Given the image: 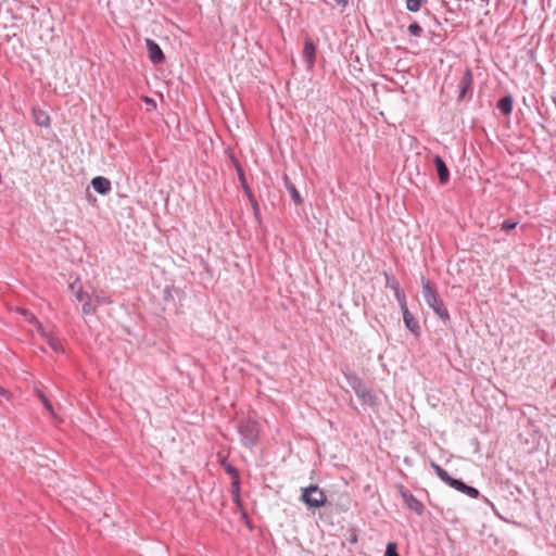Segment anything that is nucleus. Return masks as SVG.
Here are the masks:
<instances>
[{"label":"nucleus","instance_id":"nucleus-19","mask_svg":"<svg viewBox=\"0 0 556 556\" xmlns=\"http://www.w3.org/2000/svg\"><path fill=\"white\" fill-rule=\"evenodd\" d=\"M394 295L400 304L401 309L406 308L407 304H406V295H405L404 290L402 288L395 290Z\"/></svg>","mask_w":556,"mask_h":556},{"label":"nucleus","instance_id":"nucleus-28","mask_svg":"<svg viewBox=\"0 0 556 556\" xmlns=\"http://www.w3.org/2000/svg\"><path fill=\"white\" fill-rule=\"evenodd\" d=\"M18 312L25 317V319L29 323L30 315H33L30 312L24 308H20Z\"/></svg>","mask_w":556,"mask_h":556},{"label":"nucleus","instance_id":"nucleus-1","mask_svg":"<svg viewBox=\"0 0 556 556\" xmlns=\"http://www.w3.org/2000/svg\"><path fill=\"white\" fill-rule=\"evenodd\" d=\"M422 295L430 308L434 312V314L442 319L443 321L450 320V313L444 305L434 282L421 277L420 279Z\"/></svg>","mask_w":556,"mask_h":556},{"label":"nucleus","instance_id":"nucleus-30","mask_svg":"<svg viewBox=\"0 0 556 556\" xmlns=\"http://www.w3.org/2000/svg\"><path fill=\"white\" fill-rule=\"evenodd\" d=\"M97 301H98V302H101V303H105V302H108V301H106V299H104V298H100V296H97Z\"/></svg>","mask_w":556,"mask_h":556},{"label":"nucleus","instance_id":"nucleus-22","mask_svg":"<svg viewBox=\"0 0 556 556\" xmlns=\"http://www.w3.org/2000/svg\"><path fill=\"white\" fill-rule=\"evenodd\" d=\"M518 225V222H514L511 219H505L503 223H502V230L504 231H510L513 229H515Z\"/></svg>","mask_w":556,"mask_h":556},{"label":"nucleus","instance_id":"nucleus-3","mask_svg":"<svg viewBox=\"0 0 556 556\" xmlns=\"http://www.w3.org/2000/svg\"><path fill=\"white\" fill-rule=\"evenodd\" d=\"M431 467L433 468L437 476L447 485L454 488L455 490L468 495L471 498H477L479 496V491L472 486L465 484L463 481L452 478L446 470H444L441 466L435 463H431Z\"/></svg>","mask_w":556,"mask_h":556},{"label":"nucleus","instance_id":"nucleus-14","mask_svg":"<svg viewBox=\"0 0 556 556\" xmlns=\"http://www.w3.org/2000/svg\"><path fill=\"white\" fill-rule=\"evenodd\" d=\"M224 468L228 475L232 477V492L238 495L239 493V472L238 470L230 464H224Z\"/></svg>","mask_w":556,"mask_h":556},{"label":"nucleus","instance_id":"nucleus-5","mask_svg":"<svg viewBox=\"0 0 556 556\" xmlns=\"http://www.w3.org/2000/svg\"><path fill=\"white\" fill-rule=\"evenodd\" d=\"M350 387L354 390L355 394L366 405H376V395L363 383V381L354 374L346 376Z\"/></svg>","mask_w":556,"mask_h":556},{"label":"nucleus","instance_id":"nucleus-13","mask_svg":"<svg viewBox=\"0 0 556 556\" xmlns=\"http://www.w3.org/2000/svg\"><path fill=\"white\" fill-rule=\"evenodd\" d=\"M401 311L403 314V320L406 328L414 334H418L420 330L418 321L415 319V317L412 315L407 307Z\"/></svg>","mask_w":556,"mask_h":556},{"label":"nucleus","instance_id":"nucleus-8","mask_svg":"<svg viewBox=\"0 0 556 556\" xmlns=\"http://www.w3.org/2000/svg\"><path fill=\"white\" fill-rule=\"evenodd\" d=\"M401 495L404 503L410 510L415 511L418 515L422 514L424 504L419 500H417L412 493H409L407 490L402 489Z\"/></svg>","mask_w":556,"mask_h":556},{"label":"nucleus","instance_id":"nucleus-4","mask_svg":"<svg viewBox=\"0 0 556 556\" xmlns=\"http://www.w3.org/2000/svg\"><path fill=\"white\" fill-rule=\"evenodd\" d=\"M301 501L309 508H320L327 502L325 492L318 485H309L302 489Z\"/></svg>","mask_w":556,"mask_h":556},{"label":"nucleus","instance_id":"nucleus-7","mask_svg":"<svg viewBox=\"0 0 556 556\" xmlns=\"http://www.w3.org/2000/svg\"><path fill=\"white\" fill-rule=\"evenodd\" d=\"M146 47L148 50L149 59L153 64H161L165 60V55L160 46L152 39H146Z\"/></svg>","mask_w":556,"mask_h":556},{"label":"nucleus","instance_id":"nucleus-18","mask_svg":"<svg viewBox=\"0 0 556 556\" xmlns=\"http://www.w3.org/2000/svg\"><path fill=\"white\" fill-rule=\"evenodd\" d=\"M37 395H38L39 400L41 401L42 405L45 406V408L49 412V414L54 416V410H53L52 404L50 403L48 397L40 390H37Z\"/></svg>","mask_w":556,"mask_h":556},{"label":"nucleus","instance_id":"nucleus-2","mask_svg":"<svg viewBox=\"0 0 556 556\" xmlns=\"http://www.w3.org/2000/svg\"><path fill=\"white\" fill-rule=\"evenodd\" d=\"M237 428L240 433L241 442L245 447L252 448L257 444L260 425L256 420L250 417L242 418L239 420Z\"/></svg>","mask_w":556,"mask_h":556},{"label":"nucleus","instance_id":"nucleus-16","mask_svg":"<svg viewBox=\"0 0 556 556\" xmlns=\"http://www.w3.org/2000/svg\"><path fill=\"white\" fill-rule=\"evenodd\" d=\"M70 288L74 291L75 298L78 302H84L85 300H89V295L87 293H84L83 287L79 285L78 280L71 283Z\"/></svg>","mask_w":556,"mask_h":556},{"label":"nucleus","instance_id":"nucleus-26","mask_svg":"<svg viewBox=\"0 0 556 556\" xmlns=\"http://www.w3.org/2000/svg\"><path fill=\"white\" fill-rule=\"evenodd\" d=\"M36 122L40 126H48L49 125V116L46 114H41V116H38L36 118Z\"/></svg>","mask_w":556,"mask_h":556},{"label":"nucleus","instance_id":"nucleus-27","mask_svg":"<svg viewBox=\"0 0 556 556\" xmlns=\"http://www.w3.org/2000/svg\"><path fill=\"white\" fill-rule=\"evenodd\" d=\"M334 3L339 7V8H346L348 4H349V0H333Z\"/></svg>","mask_w":556,"mask_h":556},{"label":"nucleus","instance_id":"nucleus-6","mask_svg":"<svg viewBox=\"0 0 556 556\" xmlns=\"http://www.w3.org/2000/svg\"><path fill=\"white\" fill-rule=\"evenodd\" d=\"M29 323L36 326L42 339L54 352L62 353L64 351L61 340L58 337H55L52 332L47 331L35 315H30Z\"/></svg>","mask_w":556,"mask_h":556},{"label":"nucleus","instance_id":"nucleus-15","mask_svg":"<svg viewBox=\"0 0 556 556\" xmlns=\"http://www.w3.org/2000/svg\"><path fill=\"white\" fill-rule=\"evenodd\" d=\"M497 109L504 114L509 115L513 111V97L505 96L497 102Z\"/></svg>","mask_w":556,"mask_h":556},{"label":"nucleus","instance_id":"nucleus-9","mask_svg":"<svg viewBox=\"0 0 556 556\" xmlns=\"http://www.w3.org/2000/svg\"><path fill=\"white\" fill-rule=\"evenodd\" d=\"M472 84H473L472 72H471V70L467 68L458 84L459 100H463L466 97L467 92L471 90Z\"/></svg>","mask_w":556,"mask_h":556},{"label":"nucleus","instance_id":"nucleus-10","mask_svg":"<svg viewBox=\"0 0 556 556\" xmlns=\"http://www.w3.org/2000/svg\"><path fill=\"white\" fill-rule=\"evenodd\" d=\"M302 54L307 67L313 68L315 64L316 46L312 39L308 38L305 40Z\"/></svg>","mask_w":556,"mask_h":556},{"label":"nucleus","instance_id":"nucleus-25","mask_svg":"<svg viewBox=\"0 0 556 556\" xmlns=\"http://www.w3.org/2000/svg\"><path fill=\"white\" fill-rule=\"evenodd\" d=\"M386 556H399V554L396 552V546L394 543H389L387 545Z\"/></svg>","mask_w":556,"mask_h":556},{"label":"nucleus","instance_id":"nucleus-11","mask_svg":"<svg viewBox=\"0 0 556 556\" xmlns=\"http://www.w3.org/2000/svg\"><path fill=\"white\" fill-rule=\"evenodd\" d=\"M433 163L439 176L440 184L445 185L450 179V170L440 155H434Z\"/></svg>","mask_w":556,"mask_h":556},{"label":"nucleus","instance_id":"nucleus-29","mask_svg":"<svg viewBox=\"0 0 556 556\" xmlns=\"http://www.w3.org/2000/svg\"><path fill=\"white\" fill-rule=\"evenodd\" d=\"M9 394H10V393H9V391H7V390H5V389H3L2 387H0V395L8 397V396H9Z\"/></svg>","mask_w":556,"mask_h":556},{"label":"nucleus","instance_id":"nucleus-21","mask_svg":"<svg viewBox=\"0 0 556 556\" xmlns=\"http://www.w3.org/2000/svg\"><path fill=\"white\" fill-rule=\"evenodd\" d=\"M288 190L290 192V195L292 198V200L296 203V204H302L303 200L301 198V194L300 192L296 190V188L293 186V185H290L288 187Z\"/></svg>","mask_w":556,"mask_h":556},{"label":"nucleus","instance_id":"nucleus-24","mask_svg":"<svg viewBox=\"0 0 556 556\" xmlns=\"http://www.w3.org/2000/svg\"><path fill=\"white\" fill-rule=\"evenodd\" d=\"M83 312H84V314H87V315L88 314H93L96 312V308H94V306H92L90 304L89 301L85 300L84 304H83Z\"/></svg>","mask_w":556,"mask_h":556},{"label":"nucleus","instance_id":"nucleus-20","mask_svg":"<svg viewBox=\"0 0 556 556\" xmlns=\"http://www.w3.org/2000/svg\"><path fill=\"white\" fill-rule=\"evenodd\" d=\"M410 36L420 37L424 33L422 27L418 23H413L407 28Z\"/></svg>","mask_w":556,"mask_h":556},{"label":"nucleus","instance_id":"nucleus-31","mask_svg":"<svg viewBox=\"0 0 556 556\" xmlns=\"http://www.w3.org/2000/svg\"><path fill=\"white\" fill-rule=\"evenodd\" d=\"M481 2L489 3L490 0H480Z\"/></svg>","mask_w":556,"mask_h":556},{"label":"nucleus","instance_id":"nucleus-12","mask_svg":"<svg viewBox=\"0 0 556 556\" xmlns=\"http://www.w3.org/2000/svg\"><path fill=\"white\" fill-rule=\"evenodd\" d=\"M91 186L100 194H108L112 189L111 181L103 176L94 177L91 180Z\"/></svg>","mask_w":556,"mask_h":556},{"label":"nucleus","instance_id":"nucleus-23","mask_svg":"<svg viewBox=\"0 0 556 556\" xmlns=\"http://www.w3.org/2000/svg\"><path fill=\"white\" fill-rule=\"evenodd\" d=\"M387 278V287L391 288L393 291L400 289V283L394 277H389L386 275Z\"/></svg>","mask_w":556,"mask_h":556},{"label":"nucleus","instance_id":"nucleus-17","mask_svg":"<svg viewBox=\"0 0 556 556\" xmlns=\"http://www.w3.org/2000/svg\"><path fill=\"white\" fill-rule=\"evenodd\" d=\"M427 0H406V9L410 12H417Z\"/></svg>","mask_w":556,"mask_h":556}]
</instances>
